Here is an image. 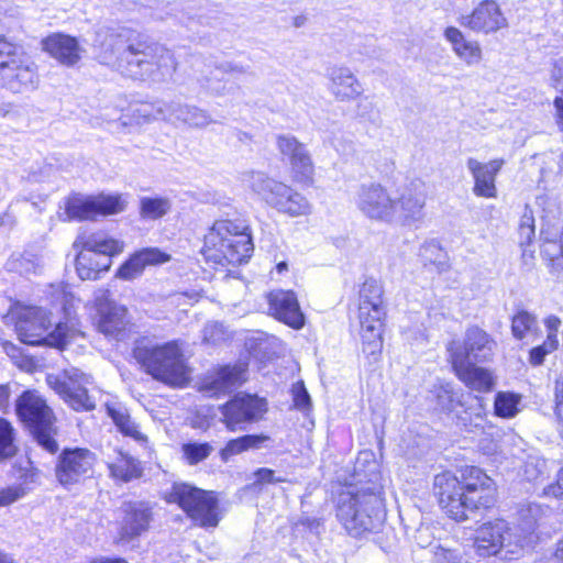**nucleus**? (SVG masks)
I'll list each match as a JSON object with an SVG mask.
<instances>
[{
	"label": "nucleus",
	"mask_w": 563,
	"mask_h": 563,
	"mask_svg": "<svg viewBox=\"0 0 563 563\" xmlns=\"http://www.w3.org/2000/svg\"><path fill=\"white\" fill-rule=\"evenodd\" d=\"M434 490L441 508L455 521L467 520L477 510L492 508L496 501L494 481L475 466L461 470L460 478L451 472L438 474Z\"/></svg>",
	"instance_id": "f257e3e1"
},
{
	"label": "nucleus",
	"mask_w": 563,
	"mask_h": 563,
	"mask_svg": "<svg viewBox=\"0 0 563 563\" xmlns=\"http://www.w3.org/2000/svg\"><path fill=\"white\" fill-rule=\"evenodd\" d=\"M108 58L115 56L128 76L153 82L170 79L177 69L174 54L159 45L126 44L122 34L111 33L102 43Z\"/></svg>",
	"instance_id": "f03ea898"
},
{
	"label": "nucleus",
	"mask_w": 563,
	"mask_h": 563,
	"mask_svg": "<svg viewBox=\"0 0 563 563\" xmlns=\"http://www.w3.org/2000/svg\"><path fill=\"white\" fill-rule=\"evenodd\" d=\"M336 517L353 537L379 529L386 517L382 487L374 483L349 486L338 496Z\"/></svg>",
	"instance_id": "7ed1b4c3"
},
{
	"label": "nucleus",
	"mask_w": 563,
	"mask_h": 563,
	"mask_svg": "<svg viewBox=\"0 0 563 563\" xmlns=\"http://www.w3.org/2000/svg\"><path fill=\"white\" fill-rule=\"evenodd\" d=\"M253 252L247 225L240 221L219 220L205 235L202 254L207 262L217 265H240Z\"/></svg>",
	"instance_id": "20e7f679"
},
{
	"label": "nucleus",
	"mask_w": 563,
	"mask_h": 563,
	"mask_svg": "<svg viewBox=\"0 0 563 563\" xmlns=\"http://www.w3.org/2000/svg\"><path fill=\"white\" fill-rule=\"evenodd\" d=\"M384 289L375 278H367L358 291V320L363 353L377 361L383 349V320L386 314Z\"/></svg>",
	"instance_id": "39448f33"
},
{
	"label": "nucleus",
	"mask_w": 563,
	"mask_h": 563,
	"mask_svg": "<svg viewBox=\"0 0 563 563\" xmlns=\"http://www.w3.org/2000/svg\"><path fill=\"white\" fill-rule=\"evenodd\" d=\"M241 180L244 186L279 213L298 218L307 217L312 212V205L302 194L262 172H244L241 175Z\"/></svg>",
	"instance_id": "423d86ee"
},
{
	"label": "nucleus",
	"mask_w": 563,
	"mask_h": 563,
	"mask_svg": "<svg viewBox=\"0 0 563 563\" xmlns=\"http://www.w3.org/2000/svg\"><path fill=\"white\" fill-rule=\"evenodd\" d=\"M15 413L41 448L52 454L58 451L56 417L37 391H23L15 400Z\"/></svg>",
	"instance_id": "0eeeda50"
},
{
	"label": "nucleus",
	"mask_w": 563,
	"mask_h": 563,
	"mask_svg": "<svg viewBox=\"0 0 563 563\" xmlns=\"http://www.w3.org/2000/svg\"><path fill=\"white\" fill-rule=\"evenodd\" d=\"M52 324L51 312L44 308L27 306L16 312L15 331L25 344L64 349L74 331L60 322L49 331Z\"/></svg>",
	"instance_id": "6e6552de"
},
{
	"label": "nucleus",
	"mask_w": 563,
	"mask_h": 563,
	"mask_svg": "<svg viewBox=\"0 0 563 563\" xmlns=\"http://www.w3.org/2000/svg\"><path fill=\"white\" fill-rule=\"evenodd\" d=\"M134 356L147 374L166 385L180 387L189 379L183 351L176 342L136 347Z\"/></svg>",
	"instance_id": "1a4fd4ad"
},
{
	"label": "nucleus",
	"mask_w": 563,
	"mask_h": 563,
	"mask_svg": "<svg viewBox=\"0 0 563 563\" xmlns=\"http://www.w3.org/2000/svg\"><path fill=\"white\" fill-rule=\"evenodd\" d=\"M80 249L76 257V269L81 279H96L109 269L110 256L123 251V242L109 238L103 232L81 231L74 242Z\"/></svg>",
	"instance_id": "9d476101"
},
{
	"label": "nucleus",
	"mask_w": 563,
	"mask_h": 563,
	"mask_svg": "<svg viewBox=\"0 0 563 563\" xmlns=\"http://www.w3.org/2000/svg\"><path fill=\"white\" fill-rule=\"evenodd\" d=\"M38 86L35 64L14 44L0 36V87L13 92L33 91Z\"/></svg>",
	"instance_id": "9b49d317"
},
{
	"label": "nucleus",
	"mask_w": 563,
	"mask_h": 563,
	"mask_svg": "<svg viewBox=\"0 0 563 563\" xmlns=\"http://www.w3.org/2000/svg\"><path fill=\"white\" fill-rule=\"evenodd\" d=\"M474 548L479 556L495 555L506 562L525 556L522 544L518 543L512 528L503 519L479 526L475 532Z\"/></svg>",
	"instance_id": "f8f14e48"
},
{
	"label": "nucleus",
	"mask_w": 563,
	"mask_h": 563,
	"mask_svg": "<svg viewBox=\"0 0 563 563\" xmlns=\"http://www.w3.org/2000/svg\"><path fill=\"white\" fill-rule=\"evenodd\" d=\"M165 499L167 503L178 504L191 519L199 521L202 527H216L219 522L218 500L213 492L203 490L186 483H175Z\"/></svg>",
	"instance_id": "ddd939ff"
},
{
	"label": "nucleus",
	"mask_w": 563,
	"mask_h": 563,
	"mask_svg": "<svg viewBox=\"0 0 563 563\" xmlns=\"http://www.w3.org/2000/svg\"><path fill=\"white\" fill-rule=\"evenodd\" d=\"M497 342L482 328L466 329L463 340H452L446 345L451 364L484 363L493 358Z\"/></svg>",
	"instance_id": "4468645a"
},
{
	"label": "nucleus",
	"mask_w": 563,
	"mask_h": 563,
	"mask_svg": "<svg viewBox=\"0 0 563 563\" xmlns=\"http://www.w3.org/2000/svg\"><path fill=\"white\" fill-rule=\"evenodd\" d=\"M48 385L76 411H89L96 408V390L91 376L78 368L64 372V378L48 376Z\"/></svg>",
	"instance_id": "2eb2a0df"
},
{
	"label": "nucleus",
	"mask_w": 563,
	"mask_h": 563,
	"mask_svg": "<svg viewBox=\"0 0 563 563\" xmlns=\"http://www.w3.org/2000/svg\"><path fill=\"white\" fill-rule=\"evenodd\" d=\"M125 200L120 195L84 196L73 195L65 202L66 220H96L100 216H110L125 209Z\"/></svg>",
	"instance_id": "dca6fc26"
},
{
	"label": "nucleus",
	"mask_w": 563,
	"mask_h": 563,
	"mask_svg": "<svg viewBox=\"0 0 563 563\" xmlns=\"http://www.w3.org/2000/svg\"><path fill=\"white\" fill-rule=\"evenodd\" d=\"M96 454L88 449H65L58 456L55 476L60 485L69 488L92 477Z\"/></svg>",
	"instance_id": "f3484780"
},
{
	"label": "nucleus",
	"mask_w": 563,
	"mask_h": 563,
	"mask_svg": "<svg viewBox=\"0 0 563 563\" xmlns=\"http://www.w3.org/2000/svg\"><path fill=\"white\" fill-rule=\"evenodd\" d=\"M140 117L146 120H177L194 128H206L213 120L210 114L198 107L181 104L179 102L157 101L155 103H144L137 109Z\"/></svg>",
	"instance_id": "a211bd4d"
},
{
	"label": "nucleus",
	"mask_w": 563,
	"mask_h": 563,
	"mask_svg": "<svg viewBox=\"0 0 563 563\" xmlns=\"http://www.w3.org/2000/svg\"><path fill=\"white\" fill-rule=\"evenodd\" d=\"M266 411L264 399L253 395H236L220 407L221 421L227 429L236 432L257 421Z\"/></svg>",
	"instance_id": "6ab92c4d"
},
{
	"label": "nucleus",
	"mask_w": 563,
	"mask_h": 563,
	"mask_svg": "<svg viewBox=\"0 0 563 563\" xmlns=\"http://www.w3.org/2000/svg\"><path fill=\"white\" fill-rule=\"evenodd\" d=\"M95 306L99 332L118 339L129 324L126 308L113 301L106 289H98L95 292Z\"/></svg>",
	"instance_id": "aec40b11"
},
{
	"label": "nucleus",
	"mask_w": 563,
	"mask_h": 563,
	"mask_svg": "<svg viewBox=\"0 0 563 563\" xmlns=\"http://www.w3.org/2000/svg\"><path fill=\"white\" fill-rule=\"evenodd\" d=\"M355 203L369 219L393 221V198L380 184H363L356 191Z\"/></svg>",
	"instance_id": "412c9836"
},
{
	"label": "nucleus",
	"mask_w": 563,
	"mask_h": 563,
	"mask_svg": "<svg viewBox=\"0 0 563 563\" xmlns=\"http://www.w3.org/2000/svg\"><path fill=\"white\" fill-rule=\"evenodd\" d=\"M461 26L475 33H495L508 25V21L495 0L482 1L470 14L459 18Z\"/></svg>",
	"instance_id": "4be33fe9"
},
{
	"label": "nucleus",
	"mask_w": 563,
	"mask_h": 563,
	"mask_svg": "<svg viewBox=\"0 0 563 563\" xmlns=\"http://www.w3.org/2000/svg\"><path fill=\"white\" fill-rule=\"evenodd\" d=\"M393 220L397 219L408 224L421 220L426 206L424 184L420 180L410 181L400 196L393 199Z\"/></svg>",
	"instance_id": "5701e85b"
},
{
	"label": "nucleus",
	"mask_w": 563,
	"mask_h": 563,
	"mask_svg": "<svg viewBox=\"0 0 563 563\" xmlns=\"http://www.w3.org/2000/svg\"><path fill=\"white\" fill-rule=\"evenodd\" d=\"M328 90L338 102H351L364 93V87L356 75L346 66L328 69Z\"/></svg>",
	"instance_id": "b1692460"
},
{
	"label": "nucleus",
	"mask_w": 563,
	"mask_h": 563,
	"mask_svg": "<svg viewBox=\"0 0 563 563\" xmlns=\"http://www.w3.org/2000/svg\"><path fill=\"white\" fill-rule=\"evenodd\" d=\"M504 164L503 158L492 159L488 163H482L473 157L467 159L466 166L474 179L475 196L488 199L497 197L496 177Z\"/></svg>",
	"instance_id": "393cba45"
},
{
	"label": "nucleus",
	"mask_w": 563,
	"mask_h": 563,
	"mask_svg": "<svg viewBox=\"0 0 563 563\" xmlns=\"http://www.w3.org/2000/svg\"><path fill=\"white\" fill-rule=\"evenodd\" d=\"M246 380V365H225L208 375L200 387L209 397L219 396L238 388Z\"/></svg>",
	"instance_id": "a878e982"
},
{
	"label": "nucleus",
	"mask_w": 563,
	"mask_h": 563,
	"mask_svg": "<svg viewBox=\"0 0 563 563\" xmlns=\"http://www.w3.org/2000/svg\"><path fill=\"white\" fill-rule=\"evenodd\" d=\"M276 145L280 154L288 157L291 168L300 181L311 178L313 164L305 144L299 142L294 135L280 134L276 137Z\"/></svg>",
	"instance_id": "bb28decb"
},
{
	"label": "nucleus",
	"mask_w": 563,
	"mask_h": 563,
	"mask_svg": "<svg viewBox=\"0 0 563 563\" xmlns=\"http://www.w3.org/2000/svg\"><path fill=\"white\" fill-rule=\"evenodd\" d=\"M548 511L549 508L536 503L522 505L518 510V523L511 528L518 543L522 544L525 555L532 550L537 541L536 528Z\"/></svg>",
	"instance_id": "cd10ccee"
},
{
	"label": "nucleus",
	"mask_w": 563,
	"mask_h": 563,
	"mask_svg": "<svg viewBox=\"0 0 563 563\" xmlns=\"http://www.w3.org/2000/svg\"><path fill=\"white\" fill-rule=\"evenodd\" d=\"M271 313L279 321L294 328L301 329L305 316L300 310L297 296L291 290H274L268 295Z\"/></svg>",
	"instance_id": "c85d7f7f"
},
{
	"label": "nucleus",
	"mask_w": 563,
	"mask_h": 563,
	"mask_svg": "<svg viewBox=\"0 0 563 563\" xmlns=\"http://www.w3.org/2000/svg\"><path fill=\"white\" fill-rule=\"evenodd\" d=\"M124 517L120 530L122 539H133L145 532L152 521V507L144 501H129L123 505Z\"/></svg>",
	"instance_id": "c756f323"
},
{
	"label": "nucleus",
	"mask_w": 563,
	"mask_h": 563,
	"mask_svg": "<svg viewBox=\"0 0 563 563\" xmlns=\"http://www.w3.org/2000/svg\"><path fill=\"white\" fill-rule=\"evenodd\" d=\"M170 256L157 247H147L134 253L124 264L119 268L117 276L122 279L131 280L139 277L145 266L157 265L166 263Z\"/></svg>",
	"instance_id": "7c9ffc66"
},
{
	"label": "nucleus",
	"mask_w": 563,
	"mask_h": 563,
	"mask_svg": "<svg viewBox=\"0 0 563 563\" xmlns=\"http://www.w3.org/2000/svg\"><path fill=\"white\" fill-rule=\"evenodd\" d=\"M43 48L65 66H74L81 58V48L75 37L53 34L43 41Z\"/></svg>",
	"instance_id": "2f4dec72"
},
{
	"label": "nucleus",
	"mask_w": 563,
	"mask_h": 563,
	"mask_svg": "<svg viewBox=\"0 0 563 563\" xmlns=\"http://www.w3.org/2000/svg\"><path fill=\"white\" fill-rule=\"evenodd\" d=\"M452 368L457 378L473 390L487 393L495 385L492 372L476 366V363L452 364Z\"/></svg>",
	"instance_id": "473e14b6"
},
{
	"label": "nucleus",
	"mask_w": 563,
	"mask_h": 563,
	"mask_svg": "<svg viewBox=\"0 0 563 563\" xmlns=\"http://www.w3.org/2000/svg\"><path fill=\"white\" fill-rule=\"evenodd\" d=\"M444 37L452 45L454 54L467 66H473L482 62L483 52L479 43L476 41H467L457 27H446L444 30Z\"/></svg>",
	"instance_id": "72a5a7b5"
},
{
	"label": "nucleus",
	"mask_w": 563,
	"mask_h": 563,
	"mask_svg": "<svg viewBox=\"0 0 563 563\" xmlns=\"http://www.w3.org/2000/svg\"><path fill=\"white\" fill-rule=\"evenodd\" d=\"M110 475L123 483L140 478L143 475L141 462L129 454L119 453L115 461L108 464Z\"/></svg>",
	"instance_id": "f704fd0d"
},
{
	"label": "nucleus",
	"mask_w": 563,
	"mask_h": 563,
	"mask_svg": "<svg viewBox=\"0 0 563 563\" xmlns=\"http://www.w3.org/2000/svg\"><path fill=\"white\" fill-rule=\"evenodd\" d=\"M269 440V437L265 434H247L230 440L221 450V457L223 461H228L232 455L240 454L250 449H260Z\"/></svg>",
	"instance_id": "c9c22d12"
},
{
	"label": "nucleus",
	"mask_w": 563,
	"mask_h": 563,
	"mask_svg": "<svg viewBox=\"0 0 563 563\" xmlns=\"http://www.w3.org/2000/svg\"><path fill=\"white\" fill-rule=\"evenodd\" d=\"M433 394L437 408L443 412H454L457 407L462 406V394L456 393L450 383L434 386Z\"/></svg>",
	"instance_id": "e433bc0d"
},
{
	"label": "nucleus",
	"mask_w": 563,
	"mask_h": 563,
	"mask_svg": "<svg viewBox=\"0 0 563 563\" xmlns=\"http://www.w3.org/2000/svg\"><path fill=\"white\" fill-rule=\"evenodd\" d=\"M520 402L521 395L510 391H498L494 401L495 413L505 419L514 418L520 411Z\"/></svg>",
	"instance_id": "4c0bfd02"
},
{
	"label": "nucleus",
	"mask_w": 563,
	"mask_h": 563,
	"mask_svg": "<svg viewBox=\"0 0 563 563\" xmlns=\"http://www.w3.org/2000/svg\"><path fill=\"white\" fill-rule=\"evenodd\" d=\"M109 415L121 433L126 437H131L139 442L146 440L143 433L139 430L137 424L131 419L130 415L125 410L109 409Z\"/></svg>",
	"instance_id": "58836bf2"
},
{
	"label": "nucleus",
	"mask_w": 563,
	"mask_h": 563,
	"mask_svg": "<svg viewBox=\"0 0 563 563\" xmlns=\"http://www.w3.org/2000/svg\"><path fill=\"white\" fill-rule=\"evenodd\" d=\"M170 201L162 197H144L141 199L140 213L144 219H159L170 210Z\"/></svg>",
	"instance_id": "ea45409f"
},
{
	"label": "nucleus",
	"mask_w": 563,
	"mask_h": 563,
	"mask_svg": "<svg viewBox=\"0 0 563 563\" xmlns=\"http://www.w3.org/2000/svg\"><path fill=\"white\" fill-rule=\"evenodd\" d=\"M538 330L537 317L526 310L517 312L511 320V332L517 340L525 339Z\"/></svg>",
	"instance_id": "a19ab883"
},
{
	"label": "nucleus",
	"mask_w": 563,
	"mask_h": 563,
	"mask_svg": "<svg viewBox=\"0 0 563 563\" xmlns=\"http://www.w3.org/2000/svg\"><path fill=\"white\" fill-rule=\"evenodd\" d=\"M15 430L10 421L0 418V462L15 455Z\"/></svg>",
	"instance_id": "79ce46f5"
},
{
	"label": "nucleus",
	"mask_w": 563,
	"mask_h": 563,
	"mask_svg": "<svg viewBox=\"0 0 563 563\" xmlns=\"http://www.w3.org/2000/svg\"><path fill=\"white\" fill-rule=\"evenodd\" d=\"M419 256L421 257L424 265L433 264L439 269L444 264L445 254L437 241L426 242L419 252Z\"/></svg>",
	"instance_id": "37998d69"
},
{
	"label": "nucleus",
	"mask_w": 563,
	"mask_h": 563,
	"mask_svg": "<svg viewBox=\"0 0 563 563\" xmlns=\"http://www.w3.org/2000/svg\"><path fill=\"white\" fill-rule=\"evenodd\" d=\"M523 476L529 482L538 481L548 472L547 461L542 457L529 455L522 467Z\"/></svg>",
	"instance_id": "c03bdc74"
},
{
	"label": "nucleus",
	"mask_w": 563,
	"mask_h": 563,
	"mask_svg": "<svg viewBox=\"0 0 563 563\" xmlns=\"http://www.w3.org/2000/svg\"><path fill=\"white\" fill-rule=\"evenodd\" d=\"M212 452L208 443H187L183 445V453L188 464L195 465L206 460Z\"/></svg>",
	"instance_id": "a18cd8bd"
},
{
	"label": "nucleus",
	"mask_w": 563,
	"mask_h": 563,
	"mask_svg": "<svg viewBox=\"0 0 563 563\" xmlns=\"http://www.w3.org/2000/svg\"><path fill=\"white\" fill-rule=\"evenodd\" d=\"M559 347V341L553 338H547L545 341L533 349L529 353V363L532 366H540L543 364L544 358L548 354L554 352Z\"/></svg>",
	"instance_id": "49530a36"
},
{
	"label": "nucleus",
	"mask_w": 563,
	"mask_h": 563,
	"mask_svg": "<svg viewBox=\"0 0 563 563\" xmlns=\"http://www.w3.org/2000/svg\"><path fill=\"white\" fill-rule=\"evenodd\" d=\"M227 339L224 327L219 322H209L202 330V341L216 345Z\"/></svg>",
	"instance_id": "de8ad7c7"
},
{
	"label": "nucleus",
	"mask_w": 563,
	"mask_h": 563,
	"mask_svg": "<svg viewBox=\"0 0 563 563\" xmlns=\"http://www.w3.org/2000/svg\"><path fill=\"white\" fill-rule=\"evenodd\" d=\"M554 413L563 438V371L554 380Z\"/></svg>",
	"instance_id": "09e8293b"
},
{
	"label": "nucleus",
	"mask_w": 563,
	"mask_h": 563,
	"mask_svg": "<svg viewBox=\"0 0 563 563\" xmlns=\"http://www.w3.org/2000/svg\"><path fill=\"white\" fill-rule=\"evenodd\" d=\"M12 266L20 274L29 275L36 273V269L40 266V261L32 254H23L12 262Z\"/></svg>",
	"instance_id": "8fccbe9b"
},
{
	"label": "nucleus",
	"mask_w": 563,
	"mask_h": 563,
	"mask_svg": "<svg viewBox=\"0 0 563 563\" xmlns=\"http://www.w3.org/2000/svg\"><path fill=\"white\" fill-rule=\"evenodd\" d=\"M434 539V527L429 525H420L413 534L416 544L422 549L432 547Z\"/></svg>",
	"instance_id": "3c124183"
},
{
	"label": "nucleus",
	"mask_w": 563,
	"mask_h": 563,
	"mask_svg": "<svg viewBox=\"0 0 563 563\" xmlns=\"http://www.w3.org/2000/svg\"><path fill=\"white\" fill-rule=\"evenodd\" d=\"M294 404L299 410H308L311 407V398L302 382L292 386Z\"/></svg>",
	"instance_id": "603ef678"
},
{
	"label": "nucleus",
	"mask_w": 563,
	"mask_h": 563,
	"mask_svg": "<svg viewBox=\"0 0 563 563\" xmlns=\"http://www.w3.org/2000/svg\"><path fill=\"white\" fill-rule=\"evenodd\" d=\"M430 552L433 563H460V555L453 550L437 545Z\"/></svg>",
	"instance_id": "864d4df0"
},
{
	"label": "nucleus",
	"mask_w": 563,
	"mask_h": 563,
	"mask_svg": "<svg viewBox=\"0 0 563 563\" xmlns=\"http://www.w3.org/2000/svg\"><path fill=\"white\" fill-rule=\"evenodd\" d=\"M254 485L277 484L288 482L286 478L276 476L275 471L266 467L258 468L254 472Z\"/></svg>",
	"instance_id": "5fc2aeb1"
},
{
	"label": "nucleus",
	"mask_w": 563,
	"mask_h": 563,
	"mask_svg": "<svg viewBox=\"0 0 563 563\" xmlns=\"http://www.w3.org/2000/svg\"><path fill=\"white\" fill-rule=\"evenodd\" d=\"M543 495L554 497L563 511V467L558 473L556 482L543 489Z\"/></svg>",
	"instance_id": "6e6d98bb"
},
{
	"label": "nucleus",
	"mask_w": 563,
	"mask_h": 563,
	"mask_svg": "<svg viewBox=\"0 0 563 563\" xmlns=\"http://www.w3.org/2000/svg\"><path fill=\"white\" fill-rule=\"evenodd\" d=\"M331 145L341 155L347 156L354 152V143L344 135L333 136Z\"/></svg>",
	"instance_id": "4d7b16f0"
},
{
	"label": "nucleus",
	"mask_w": 563,
	"mask_h": 563,
	"mask_svg": "<svg viewBox=\"0 0 563 563\" xmlns=\"http://www.w3.org/2000/svg\"><path fill=\"white\" fill-rule=\"evenodd\" d=\"M24 496L21 487H9L0 492V506L10 505Z\"/></svg>",
	"instance_id": "13d9d810"
},
{
	"label": "nucleus",
	"mask_w": 563,
	"mask_h": 563,
	"mask_svg": "<svg viewBox=\"0 0 563 563\" xmlns=\"http://www.w3.org/2000/svg\"><path fill=\"white\" fill-rule=\"evenodd\" d=\"M544 324H545L547 330H548L547 338L551 336V339L553 338V340H558V331H559V328L561 325L560 318L556 317V316H549L544 320Z\"/></svg>",
	"instance_id": "bf43d9fd"
},
{
	"label": "nucleus",
	"mask_w": 563,
	"mask_h": 563,
	"mask_svg": "<svg viewBox=\"0 0 563 563\" xmlns=\"http://www.w3.org/2000/svg\"><path fill=\"white\" fill-rule=\"evenodd\" d=\"M540 563H563V538L556 543L555 551L544 556Z\"/></svg>",
	"instance_id": "052dcab7"
},
{
	"label": "nucleus",
	"mask_w": 563,
	"mask_h": 563,
	"mask_svg": "<svg viewBox=\"0 0 563 563\" xmlns=\"http://www.w3.org/2000/svg\"><path fill=\"white\" fill-rule=\"evenodd\" d=\"M218 69L222 73L246 74L249 67L233 62H224L218 66Z\"/></svg>",
	"instance_id": "680f3d73"
},
{
	"label": "nucleus",
	"mask_w": 563,
	"mask_h": 563,
	"mask_svg": "<svg viewBox=\"0 0 563 563\" xmlns=\"http://www.w3.org/2000/svg\"><path fill=\"white\" fill-rule=\"evenodd\" d=\"M519 228H534V218L532 210L526 206L525 212L522 213Z\"/></svg>",
	"instance_id": "e2e57ef3"
},
{
	"label": "nucleus",
	"mask_w": 563,
	"mask_h": 563,
	"mask_svg": "<svg viewBox=\"0 0 563 563\" xmlns=\"http://www.w3.org/2000/svg\"><path fill=\"white\" fill-rule=\"evenodd\" d=\"M556 109V123L561 132H563V98L556 97L554 100Z\"/></svg>",
	"instance_id": "0e129e2a"
},
{
	"label": "nucleus",
	"mask_w": 563,
	"mask_h": 563,
	"mask_svg": "<svg viewBox=\"0 0 563 563\" xmlns=\"http://www.w3.org/2000/svg\"><path fill=\"white\" fill-rule=\"evenodd\" d=\"M520 243L529 244L534 236V228H519Z\"/></svg>",
	"instance_id": "69168bd1"
},
{
	"label": "nucleus",
	"mask_w": 563,
	"mask_h": 563,
	"mask_svg": "<svg viewBox=\"0 0 563 563\" xmlns=\"http://www.w3.org/2000/svg\"><path fill=\"white\" fill-rule=\"evenodd\" d=\"M10 398V388L7 385L0 386V410L7 408Z\"/></svg>",
	"instance_id": "338daca9"
},
{
	"label": "nucleus",
	"mask_w": 563,
	"mask_h": 563,
	"mask_svg": "<svg viewBox=\"0 0 563 563\" xmlns=\"http://www.w3.org/2000/svg\"><path fill=\"white\" fill-rule=\"evenodd\" d=\"M91 563H128L125 560L122 559H107V560H96Z\"/></svg>",
	"instance_id": "774afa93"
}]
</instances>
